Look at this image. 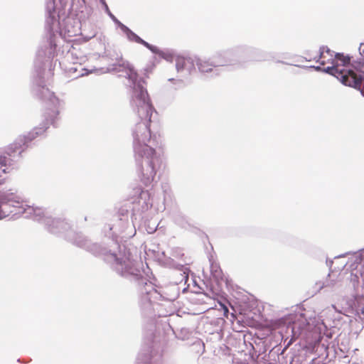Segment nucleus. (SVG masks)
<instances>
[{"label":"nucleus","instance_id":"obj_1","mask_svg":"<svg viewBox=\"0 0 364 364\" xmlns=\"http://www.w3.org/2000/svg\"><path fill=\"white\" fill-rule=\"evenodd\" d=\"M335 76L343 85L360 90L364 96V61L353 62L349 67L334 71Z\"/></svg>","mask_w":364,"mask_h":364},{"label":"nucleus","instance_id":"obj_2","mask_svg":"<svg viewBox=\"0 0 364 364\" xmlns=\"http://www.w3.org/2000/svg\"><path fill=\"white\" fill-rule=\"evenodd\" d=\"M132 102L137 107L139 117L150 123L154 107L150 102L147 91L141 85H136L134 87Z\"/></svg>","mask_w":364,"mask_h":364},{"label":"nucleus","instance_id":"obj_3","mask_svg":"<svg viewBox=\"0 0 364 364\" xmlns=\"http://www.w3.org/2000/svg\"><path fill=\"white\" fill-rule=\"evenodd\" d=\"M134 151L141 159H147L148 166L146 168L142 166L141 171L146 180L145 183H150L156 176V170L154 166V161L156 159V151L146 144H142L139 139L137 144L134 146Z\"/></svg>","mask_w":364,"mask_h":364},{"label":"nucleus","instance_id":"obj_4","mask_svg":"<svg viewBox=\"0 0 364 364\" xmlns=\"http://www.w3.org/2000/svg\"><path fill=\"white\" fill-rule=\"evenodd\" d=\"M334 52L331 50L327 46H322L319 52H316L315 56L306 54V58L309 61L314 60L323 67V70L331 75H334V71L338 70L341 66L335 65L336 58H335Z\"/></svg>","mask_w":364,"mask_h":364},{"label":"nucleus","instance_id":"obj_5","mask_svg":"<svg viewBox=\"0 0 364 364\" xmlns=\"http://www.w3.org/2000/svg\"><path fill=\"white\" fill-rule=\"evenodd\" d=\"M28 141V137L26 136L18 137L13 143L10 144L6 147V153L9 156H11L17 151L21 153L24 149L25 146H26Z\"/></svg>","mask_w":364,"mask_h":364},{"label":"nucleus","instance_id":"obj_6","mask_svg":"<svg viewBox=\"0 0 364 364\" xmlns=\"http://www.w3.org/2000/svg\"><path fill=\"white\" fill-rule=\"evenodd\" d=\"M129 38L132 41L144 46L146 48H147L148 49H149L151 51H152L154 53H157L159 51V49L156 46H151V44L146 42L145 41L141 39L139 36H138L136 33H134L132 31H130L129 33Z\"/></svg>","mask_w":364,"mask_h":364},{"label":"nucleus","instance_id":"obj_7","mask_svg":"<svg viewBox=\"0 0 364 364\" xmlns=\"http://www.w3.org/2000/svg\"><path fill=\"white\" fill-rule=\"evenodd\" d=\"M336 58L335 65L341 66V68L349 67L351 65L350 58L348 55H344L343 54L337 53L335 55Z\"/></svg>","mask_w":364,"mask_h":364},{"label":"nucleus","instance_id":"obj_8","mask_svg":"<svg viewBox=\"0 0 364 364\" xmlns=\"http://www.w3.org/2000/svg\"><path fill=\"white\" fill-rule=\"evenodd\" d=\"M10 164L6 156H0V184L4 182L3 175L9 171Z\"/></svg>","mask_w":364,"mask_h":364},{"label":"nucleus","instance_id":"obj_9","mask_svg":"<svg viewBox=\"0 0 364 364\" xmlns=\"http://www.w3.org/2000/svg\"><path fill=\"white\" fill-rule=\"evenodd\" d=\"M125 68H127V75H128V77L132 80V81H136V78H137V73L134 70V68L132 67V65L129 63H126V64L124 65Z\"/></svg>","mask_w":364,"mask_h":364},{"label":"nucleus","instance_id":"obj_10","mask_svg":"<svg viewBox=\"0 0 364 364\" xmlns=\"http://www.w3.org/2000/svg\"><path fill=\"white\" fill-rule=\"evenodd\" d=\"M211 273L217 279H222L223 274L222 269L217 264H212Z\"/></svg>","mask_w":364,"mask_h":364},{"label":"nucleus","instance_id":"obj_11","mask_svg":"<svg viewBox=\"0 0 364 364\" xmlns=\"http://www.w3.org/2000/svg\"><path fill=\"white\" fill-rule=\"evenodd\" d=\"M187 61V59L183 57H178L176 60V66L177 70L179 71L184 69Z\"/></svg>","mask_w":364,"mask_h":364},{"label":"nucleus","instance_id":"obj_12","mask_svg":"<svg viewBox=\"0 0 364 364\" xmlns=\"http://www.w3.org/2000/svg\"><path fill=\"white\" fill-rule=\"evenodd\" d=\"M213 65L209 64L206 61H203L198 63V68L202 72H209L212 70Z\"/></svg>","mask_w":364,"mask_h":364},{"label":"nucleus","instance_id":"obj_13","mask_svg":"<svg viewBox=\"0 0 364 364\" xmlns=\"http://www.w3.org/2000/svg\"><path fill=\"white\" fill-rule=\"evenodd\" d=\"M220 305L224 311V313H223L224 316L228 317V312H229L228 307L225 304H221V303L220 304Z\"/></svg>","mask_w":364,"mask_h":364},{"label":"nucleus","instance_id":"obj_14","mask_svg":"<svg viewBox=\"0 0 364 364\" xmlns=\"http://www.w3.org/2000/svg\"><path fill=\"white\" fill-rule=\"evenodd\" d=\"M150 138H151V133H150V129H149L148 140H149Z\"/></svg>","mask_w":364,"mask_h":364}]
</instances>
